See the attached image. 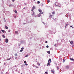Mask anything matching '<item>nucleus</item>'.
I'll return each instance as SVG.
<instances>
[{"label":"nucleus","mask_w":74,"mask_h":74,"mask_svg":"<svg viewBox=\"0 0 74 74\" xmlns=\"http://www.w3.org/2000/svg\"><path fill=\"white\" fill-rule=\"evenodd\" d=\"M35 6H33L32 8V10H31V11H33V13H34V11H33V10L35 9Z\"/></svg>","instance_id":"f257e3e1"},{"label":"nucleus","mask_w":74,"mask_h":74,"mask_svg":"<svg viewBox=\"0 0 74 74\" xmlns=\"http://www.w3.org/2000/svg\"><path fill=\"white\" fill-rule=\"evenodd\" d=\"M5 42L7 43V42H8V40L7 39H5Z\"/></svg>","instance_id":"f03ea898"},{"label":"nucleus","mask_w":74,"mask_h":74,"mask_svg":"<svg viewBox=\"0 0 74 74\" xmlns=\"http://www.w3.org/2000/svg\"><path fill=\"white\" fill-rule=\"evenodd\" d=\"M69 67H70L69 65L66 66L65 67V68L66 69H69Z\"/></svg>","instance_id":"7ed1b4c3"},{"label":"nucleus","mask_w":74,"mask_h":74,"mask_svg":"<svg viewBox=\"0 0 74 74\" xmlns=\"http://www.w3.org/2000/svg\"><path fill=\"white\" fill-rule=\"evenodd\" d=\"M69 42H70V44L71 45H72L73 44V41H72V40H71V41L69 40Z\"/></svg>","instance_id":"20e7f679"},{"label":"nucleus","mask_w":74,"mask_h":74,"mask_svg":"<svg viewBox=\"0 0 74 74\" xmlns=\"http://www.w3.org/2000/svg\"><path fill=\"white\" fill-rule=\"evenodd\" d=\"M24 49V48L22 47L21 48V50H20V52H22L23 51V50Z\"/></svg>","instance_id":"39448f33"},{"label":"nucleus","mask_w":74,"mask_h":74,"mask_svg":"<svg viewBox=\"0 0 74 74\" xmlns=\"http://www.w3.org/2000/svg\"><path fill=\"white\" fill-rule=\"evenodd\" d=\"M51 71L52 73L54 74V73H55V72H54V69H53V70H51Z\"/></svg>","instance_id":"423d86ee"},{"label":"nucleus","mask_w":74,"mask_h":74,"mask_svg":"<svg viewBox=\"0 0 74 74\" xmlns=\"http://www.w3.org/2000/svg\"><path fill=\"white\" fill-rule=\"evenodd\" d=\"M51 58H50L48 60V62H49V63H51Z\"/></svg>","instance_id":"0eeeda50"},{"label":"nucleus","mask_w":74,"mask_h":74,"mask_svg":"<svg viewBox=\"0 0 74 74\" xmlns=\"http://www.w3.org/2000/svg\"><path fill=\"white\" fill-rule=\"evenodd\" d=\"M52 16H53L51 14H50L49 16V18H52Z\"/></svg>","instance_id":"6e6552de"},{"label":"nucleus","mask_w":74,"mask_h":74,"mask_svg":"<svg viewBox=\"0 0 74 74\" xmlns=\"http://www.w3.org/2000/svg\"><path fill=\"white\" fill-rule=\"evenodd\" d=\"M57 4H58V3H56L55 4V5H56V7H59V5H57Z\"/></svg>","instance_id":"1a4fd4ad"},{"label":"nucleus","mask_w":74,"mask_h":74,"mask_svg":"<svg viewBox=\"0 0 74 74\" xmlns=\"http://www.w3.org/2000/svg\"><path fill=\"white\" fill-rule=\"evenodd\" d=\"M70 60H72V61H74L73 59L72 58H70Z\"/></svg>","instance_id":"9d476101"},{"label":"nucleus","mask_w":74,"mask_h":74,"mask_svg":"<svg viewBox=\"0 0 74 74\" xmlns=\"http://www.w3.org/2000/svg\"><path fill=\"white\" fill-rule=\"evenodd\" d=\"M5 28H6V29H8V27H7V26L5 25Z\"/></svg>","instance_id":"9b49d317"},{"label":"nucleus","mask_w":74,"mask_h":74,"mask_svg":"<svg viewBox=\"0 0 74 74\" xmlns=\"http://www.w3.org/2000/svg\"><path fill=\"white\" fill-rule=\"evenodd\" d=\"M15 33L16 34H18V31H16Z\"/></svg>","instance_id":"f8f14e48"},{"label":"nucleus","mask_w":74,"mask_h":74,"mask_svg":"<svg viewBox=\"0 0 74 74\" xmlns=\"http://www.w3.org/2000/svg\"><path fill=\"white\" fill-rule=\"evenodd\" d=\"M51 63L48 62V63L47 64V66H48V65H49Z\"/></svg>","instance_id":"ddd939ff"},{"label":"nucleus","mask_w":74,"mask_h":74,"mask_svg":"<svg viewBox=\"0 0 74 74\" xmlns=\"http://www.w3.org/2000/svg\"><path fill=\"white\" fill-rule=\"evenodd\" d=\"M37 64L38 65H40V64H41L40 63H39V62H37Z\"/></svg>","instance_id":"4468645a"},{"label":"nucleus","mask_w":74,"mask_h":74,"mask_svg":"<svg viewBox=\"0 0 74 74\" xmlns=\"http://www.w3.org/2000/svg\"><path fill=\"white\" fill-rule=\"evenodd\" d=\"M14 12H15V13L17 14V11H16V10H15Z\"/></svg>","instance_id":"2eb2a0df"},{"label":"nucleus","mask_w":74,"mask_h":74,"mask_svg":"<svg viewBox=\"0 0 74 74\" xmlns=\"http://www.w3.org/2000/svg\"><path fill=\"white\" fill-rule=\"evenodd\" d=\"M50 51H48L47 52L48 53V54H49H49H50Z\"/></svg>","instance_id":"dca6fc26"},{"label":"nucleus","mask_w":74,"mask_h":74,"mask_svg":"<svg viewBox=\"0 0 74 74\" xmlns=\"http://www.w3.org/2000/svg\"><path fill=\"white\" fill-rule=\"evenodd\" d=\"M39 11L40 12H42V11L41 10H39Z\"/></svg>","instance_id":"f3484780"},{"label":"nucleus","mask_w":74,"mask_h":74,"mask_svg":"<svg viewBox=\"0 0 74 74\" xmlns=\"http://www.w3.org/2000/svg\"><path fill=\"white\" fill-rule=\"evenodd\" d=\"M11 59V58H10L7 59V60H10Z\"/></svg>","instance_id":"a211bd4d"},{"label":"nucleus","mask_w":74,"mask_h":74,"mask_svg":"<svg viewBox=\"0 0 74 74\" xmlns=\"http://www.w3.org/2000/svg\"><path fill=\"white\" fill-rule=\"evenodd\" d=\"M1 32L2 33H4V32H5V31L4 30H1Z\"/></svg>","instance_id":"6ab92c4d"},{"label":"nucleus","mask_w":74,"mask_h":74,"mask_svg":"<svg viewBox=\"0 0 74 74\" xmlns=\"http://www.w3.org/2000/svg\"><path fill=\"white\" fill-rule=\"evenodd\" d=\"M14 55L15 56H18V54H17V53H16Z\"/></svg>","instance_id":"aec40b11"},{"label":"nucleus","mask_w":74,"mask_h":74,"mask_svg":"<svg viewBox=\"0 0 74 74\" xmlns=\"http://www.w3.org/2000/svg\"><path fill=\"white\" fill-rule=\"evenodd\" d=\"M57 70H59V67L58 66H57Z\"/></svg>","instance_id":"412c9836"},{"label":"nucleus","mask_w":74,"mask_h":74,"mask_svg":"<svg viewBox=\"0 0 74 74\" xmlns=\"http://www.w3.org/2000/svg\"><path fill=\"white\" fill-rule=\"evenodd\" d=\"M2 36H3V38H5V36H4L3 35H2Z\"/></svg>","instance_id":"4be33fe9"},{"label":"nucleus","mask_w":74,"mask_h":74,"mask_svg":"<svg viewBox=\"0 0 74 74\" xmlns=\"http://www.w3.org/2000/svg\"><path fill=\"white\" fill-rule=\"evenodd\" d=\"M24 63L25 64H26V61H25L24 62Z\"/></svg>","instance_id":"5701e85b"},{"label":"nucleus","mask_w":74,"mask_h":74,"mask_svg":"<svg viewBox=\"0 0 74 74\" xmlns=\"http://www.w3.org/2000/svg\"><path fill=\"white\" fill-rule=\"evenodd\" d=\"M32 15L34 16L35 15V14L34 13L33 14H32Z\"/></svg>","instance_id":"b1692460"},{"label":"nucleus","mask_w":74,"mask_h":74,"mask_svg":"<svg viewBox=\"0 0 74 74\" xmlns=\"http://www.w3.org/2000/svg\"><path fill=\"white\" fill-rule=\"evenodd\" d=\"M52 14L53 15V14H55V12H53L52 13Z\"/></svg>","instance_id":"393cba45"},{"label":"nucleus","mask_w":74,"mask_h":74,"mask_svg":"<svg viewBox=\"0 0 74 74\" xmlns=\"http://www.w3.org/2000/svg\"><path fill=\"white\" fill-rule=\"evenodd\" d=\"M50 2V0H48V3H49Z\"/></svg>","instance_id":"a878e982"},{"label":"nucleus","mask_w":74,"mask_h":74,"mask_svg":"<svg viewBox=\"0 0 74 74\" xmlns=\"http://www.w3.org/2000/svg\"><path fill=\"white\" fill-rule=\"evenodd\" d=\"M40 2L39 1H38V4H40Z\"/></svg>","instance_id":"bb28decb"},{"label":"nucleus","mask_w":74,"mask_h":74,"mask_svg":"<svg viewBox=\"0 0 74 74\" xmlns=\"http://www.w3.org/2000/svg\"><path fill=\"white\" fill-rule=\"evenodd\" d=\"M8 32H11V30L10 29L8 31Z\"/></svg>","instance_id":"cd10ccee"},{"label":"nucleus","mask_w":74,"mask_h":74,"mask_svg":"<svg viewBox=\"0 0 74 74\" xmlns=\"http://www.w3.org/2000/svg\"><path fill=\"white\" fill-rule=\"evenodd\" d=\"M46 47H47V48H49V46H48V45H47L46 46Z\"/></svg>","instance_id":"c85d7f7f"},{"label":"nucleus","mask_w":74,"mask_h":74,"mask_svg":"<svg viewBox=\"0 0 74 74\" xmlns=\"http://www.w3.org/2000/svg\"><path fill=\"white\" fill-rule=\"evenodd\" d=\"M48 72L47 71V72H45V73L46 74H48Z\"/></svg>","instance_id":"c756f323"},{"label":"nucleus","mask_w":74,"mask_h":74,"mask_svg":"<svg viewBox=\"0 0 74 74\" xmlns=\"http://www.w3.org/2000/svg\"><path fill=\"white\" fill-rule=\"evenodd\" d=\"M45 43H46V44H47V43H48V41H45Z\"/></svg>","instance_id":"7c9ffc66"},{"label":"nucleus","mask_w":74,"mask_h":74,"mask_svg":"<svg viewBox=\"0 0 74 74\" xmlns=\"http://www.w3.org/2000/svg\"><path fill=\"white\" fill-rule=\"evenodd\" d=\"M35 67L36 68V69H38V67L36 66H35Z\"/></svg>","instance_id":"2f4dec72"},{"label":"nucleus","mask_w":74,"mask_h":74,"mask_svg":"<svg viewBox=\"0 0 74 74\" xmlns=\"http://www.w3.org/2000/svg\"><path fill=\"white\" fill-rule=\"evenodd\" d=\"M12 1L13 2H14V1H15V0H12Z\"/></svg>","instance_id":"473e14b6"},{"label":"nucleus","mask_w":74,"mask_h":74,"mask_svg":"<svg viewBox=\"0 0 74 74\" xmlns=\"http://www.w3.org/2000/svg\"><path fill=\"white\" fill-rule=\"evenodd\" d=\"M65 62V60H63V62Z\"/></svg>","instance_id":"72a5a7b5"},{"label":"nucleus","mask_w":74,"mask_h":74,"mask_svg":"<svg viewBox=\"0 0 74 74\" xmlns=\"http://www.w3.org/2000/svg\"><path fill=\"white\" fill-rule=\"evenodd\" d=\"M33 67H34V66H35V65L34 64H33Z\"/></svg>","instance_id":"f704fd0d"},{"label":"nucleus","mask_w":74,"mask_h":74,"mask_svg":"<svg viewBox=\"0 0 74 74\" xmlns=\"http://www.w3.org/2000/svg\"><path fill=\"white\" fill-rule=\"evenodd\" d=\"M1 41V38H0V41Z\"/></svg>","instance_id":"c9c22d12"},{"label":"nucleus","mask_w":74,"mask_h":74,"mask_svg":"<svg viewBox=\"0 0 74 74\" xmlns=\"http://www.w3.org/2000/svg\"><path fill=\"white\" fill-rule=\"evenodd\" d=\"M28 56V55L25 56V57H27Z\"/></svg>","instance_id":"e433bc0d"},{"label":"nucleus","mask_w":74,"mask_h":74,"mask_svg":"<svg viewBox=\"0 0 74 74\" xmlns=\"http://www.w3.org/2000/svg\"><path fill=\"white\" fill-rule=\"evenodd\" d=\"M44 14V12H42L41 13V14Z\"/></svg>","instance_id":"4c0bfd02"},{"label":"nucleus","mask_w":74,"mask_h":74,"mask_svg":"<svg viewBox=\"0 0 74 74\" xmlns=\"http://www.w3.org/2000/svg\"><path fill=\"white\" fill-rule=\"evenodd\" d=\"M4 21H5V18H4Z\"/></svg>","instance_id":"58836bf2"},{"label":"nucleus","mask_w":74,"mask_h":74,"mask_svg":"<svg viewBox=\"0 0 74 74\" xmlns=\"http://www.w3.org/2000/svg\"><path fill=\"white\" fill-rule=\"evenodd\" d=\"M15 58L16 59H17V57H15Z\"/></svg>","instance_id":"ea45409f"},{"label":"nucleus","mask_w":74,"mask_h":74,"mask_svg":"<svg viewBox=\"0 0 74 74\" xmlns=\"http://www.w3.org/2000/svg\"><path fill=\"white\" fill-rule=\"evenodd\" d=\"M70 27H72V28H73V27H72V26H71Z\"/></svg>","instance_id":"a19ab883"},{"label":"nucleus","mask_w":74,"mask_h":74,"mask_svg":"<svg viewBox=\"0 0 74 74\" xmlns=\"http://www.w3.org/2000/svg\"><path fill=\"white\" fill-rule=\"evenodd\" d=\"M14 17H15V18H16V16H14Z\"/></svg>","instance_id":"79ce46f5"},{"label":"nucleus","mask_w":74,"mask_h":74,"mask_svg":"<svg viewBox=\"0 0 74 74\" xmlns=\"http://www.w3.org/2000/svg\"><path fill=\"white\" fill-rule=\"evenodd\" d=\"M43 23H44V24H45V23H44V22H42Z\"/></svg>","instance_id":"37998d69"},{"label":"nucleus","mask_w":74,"mask_h":74,"mask_svg":"<svg viewBox=\"0 0 74 74\" xmlns=\"http://www.w3.org/2000/svg\"><path fill=\"white\" fill-rule=\"evenodd\" d=\"M26 66H27L28 64H26Z\"/></svg>","instance_id":"c03bdc74"},{"label":"nucleus","mask_w":74,"mask_h":74,"mask_svg":"<svg viewBox=\"0 0 74 74\" xmlns=\"http://www.w3.org/2000/svg\"><path fill=\"white\" fill-rule=\"evenodd\" d=\"M1 74H3V73L2 72H1Z\"/></svg>","instance_id":"a18cd8bd"},{"label":"nucleus","mask_w":74,"mask_h":74,"mask_svg":"<svg viewBox=\"0 0 74 74\" xmlns=\"http://www.w3.org/2000/svg\"><path fill=\"white\" fill-rule=\"evenodd\" d=\"M73 73H74V71H73Z\"/></svg>","instance_id":"49530a36"},{"label":"nucleus","mask_w":74,"mask_h":74,"mask_svg":"<svg viewBox=\"0 0 74 74\" xmlns=\"http://www.w3.org/2000/svg\"><path fill=\"white\" fill-rule=\"evenodd\" d=\"M16 71H17V69H16Z\"/></svg>","instance_id":"de8ad7c7"},{"label":"nucleus","mask_w":74,"mask_h":74,"mask_svg":"<svg viewBox=\"0 0 74 74\" xmlns=\"http://www.w3.org/2000/svg\"><path fill=\"white\" fill-rule=\"evenodd\" d=\"M33 0L34 1H36V0Z\"/></svg>","instance_id":"09e8293b"},{"label":"nucleus","mask_w":74,"mask_h":74,"mask_svg":"<svg viewBox=\"0 0 74 74\" xmlns=\"http://www.w3.org/2000/svg\"><path fill=\"white\" fill-rule=\"evenodd\" d=\"M25 8H24L23 9H25Z\"/></svg>","instance_id":"8fccbe9b"},{"label":"nucleus","mask_w":74,"mask_h":74,"mask_svg":"<svg viewBox=\"0 0 74 74\" xmlns=\"http://www.w3.org/2000/svg\"><path fill=\"white\" fill-rule=\"evenodd\" d=\"M56 46V45H54V46Z\"/></svg>","instance_id":"3c124183"},{"label":"nucleus","mask_w":74,"mask_h":74,"mask_svg":"<svg viewBox=\"0 0 74 74\" xmlns=\"http://www.w3.org/2000/svg\"><path fill=\"white\" fill-rule=\"evenodd\" d=\"M45 27H46V26H45Z\"/></svg>","instance_id":"603ef678"},{"label":"nucleus","mask_w":74,"mask_h":74,"mask_svg":"<svg viewBox=\"0 0 74 74\" xmlns=\"http://www.w3.org/2000/svg\"><path fill=\"white\" fill-rule=\"evenodd\" d=\"M21 74H22V73H21Z\"/></svg>","instance_id":"864d4df0"}]
</instances>
